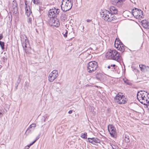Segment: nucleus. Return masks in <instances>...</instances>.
I'll return each instance as SVG.
<instances>
[{
	"mask_svg": "<svg viewBox=\"0 0 149 149\" xmlns=\"http://www.w3.org/2000/svg\"><path fill=\"white\" fill-rule=\"evenodd\" d=\"M60 10L56 9L55 7L54 8L50 9L48 12V16L51 19L50 22L52 23L51 26L56 27H58L60 25V23L57 18L60 12Z\"/></svg>",
	"mask_w": 149,
	"mask_h": 149,
	"instance_id": "obj_1",
	"label": "nucleus"
},
{
	"mask_svg": "<svg viewBox=\"0 0 149 149\" xmlns=\"http://www.w3.org/2000/svg\"><path fill=\"white\" fill-rule=\"evenodd\" d=\"M105 56L107 58L117 61H120V53L116 50H110V51L106 53Z\"/></svg>",
	"mask_w": 149,
	"mask_h": 149,
	"instance_id": "obj_2",
	"label": "nucleus"
},
{
	"mask_svg": "<svg viewBox=\"0 0 149 149\" xmlns=\"http://www.w3.org/2000/svg\"><path fill=\"white\" fill-rule=\"evenodd\" d=\"M87 71L89 73L95 72L98 68L97 63L95 61H90L86 63Z\"/></svg>",
	"mask_w": 149,
	"mask_h": 149,
	"instance_id": "obj_3",
	"label": "nucleus"
},
{
	"mask_svg": "<svg viewBox=\"0 0 149 149\" xmlns=\"http://www.w3.org/2000/svg\"><path fill=\"white\" fill-rule=\"evenodd\" d=\"M100 14L102 16L103 19L105 21L111 22L112 20H115V17H111V13H110L109 10H105L101 12Z\"/></svg>",
	"mask_w": 149,
	"mask_h": 149,
	"instance_id": "obj_4",
	"label": "nucleus"
},
{
	"mask_svg": "<svg viewBox=\"0 0 149 149\" xmlns=\"http://www.w3.org/2000/svg\"><path fill=\"white\" fill-rule=\"evenodd\" d=\"M132 13L136 18L138 19L143 18L144 15L142 11L136 8L132 10Z\"/></svg>",
	"mask_w": 149,
	"mask_h": 149,
	"instance_id": "obj_5",
	"label": "nucleus"
},
{
	"mask_svg": "<svg viewBox=\"0 0 149 149\" xmlns=\"http://www.w3.org/2000/svg\"><path fill=\"white\" fill-rule=\"evenodd\" d=\"M73 3H68L62 1V4L61 5V10L64 12H66L70 10L72 8Z\"/></svg>",
	"mask_w": 149,
	"mask_h": 149,
	"instance_id": "obj_6",
	"label": "nucleus"
},
{
	"mask_svg": "<svg viewBox=\"0 0 149 149\" xmlns=\"http://www.w3.org/2000/svg\"><path fill=\"white\" fill-rule=\"evenodd\" d=\"M108 129L111 136L113 138H116L117 134L115 127L112 125L109 124L108 126Z\"/></svg>",
	"mask_w": 149,
	"mask_h": 149,
	"instance_id": "obj_7",
	"label": "nucleus"
},
{
	"mask_svg": "<svg viewBox=\"0 0 149 149\" xmlns=\"http://www.w3.org/2000/svg\"><path fill=\"white\" fill-rule=\"evenodd\" d=\"M116 41L118 43V44H119V45H120V47H119V49H118V50L122 52H126L128 49H129L130 52H132V51L131 50L129 49L127 47L124 45L122 42L118 38L117 39Z\"/></svg>",
	"mask_w": 149,
	"mask_h": 149,
	"instance_id": "obj_8",
	"label": "nucleus"
},
{
	"mask_svg": "<svg viewBox=\"0 0 149 149\" xmlns=\"http://www.w3.org/2000/svg\"><path fill=\"white\" fill-rule=\"evenodd\" d=\"M12 9L13 12V14L15 15L17 13L18 10V4L16 0H14L12 2Z\"/></svg>",
	"mask_w": 149,
	"mask_h": 149,
	"instance_id": "obj_9",
	"label": "nucleus"
},
{
	"mask_svg": "<svg viewBox=\"0 0 149 149\" xmlns=\"http://www.w3.org/2000/svg\"><path fill=\"white\" fill-rule=\"evenodd\" d=\"M27 1L26 0L25 1V14L27 17H29L31 13H32L31 10V8L29 5L27 4Z\"/></svg>",
	"mask_w": 149,
	"mask_h": 149,
	"instance_id": "obj_10",
	"label": "nucleus"
},
{
	"mask_svg": "<svg viewBox=\"0 0 149 149\" xmlns=\"http://www.w3.org/2000/svg\"><path fill=\"white\" fill-rule=\"evenodd\" d=\"M141 25L145 29H149V22L146 20H142L141 21Z\"/></svg>",
	"mask_w": 149,
	"mask_h": 149,
	"instance_id": "obj_11",
	"label": "nucleus"
},
{
	"mask_svg": "<svg viewBox=\"0 0 149 149\" xmlns=\"http://www.w3.org/2000/svg\"><path fill=\"white\" fill-rule=\"evenodd\" d=\"M92 57V55L90 54H88L87 52V51L84 52V61L86 63L89 61V60H90Z\"/></svg>",
	"mask_w": 149,
	"mask_h": 149,
	"instance_id": "obj_12",
	"label": "nucleus"
},
{
	"mask_svg": "<svg viewBox=\"0 0 149 149\" xmlns=\"http://www.w3.org/2000/svg\"><path fill=\"white\" fill-rule=\"evenodd\" d=\"M120 102H119V104H125L127 102V99L125 97L124 95H122V97H120Z\"/></svg>",
	"mask_w": 149,
	"mask_h": 149,
	"instance_id": "obj_13",
	"label": "nucleus"
},
{
	"mask_svg": "<svg viewBox=\"0 0 149 149\" xmlns=\"http://www.w3.org/2000/svg\"><path fill=\"white\" fill-rule=\"evenodd\" d=\"M109 12L112 14H117L118 10L115 7H111L110 8Z\"/></svg>",
	"mask_w": 149,
	"mask_h": 149,
	"instance_id": "obj_14",
	"label": "nucleus"
},
{
	"mask_svg": "<svg viewBox=\"0 0 149 149\" xmlns=\"http://www.w3.org/2000/svg\"><path fill=\"white\" fill-rule=\"evenodd\" d=\"M60 19L61 21H64L66 20L67 18V15L63 13H60Z\"/></svg>",
	"mask_w": 149,
	"mask_h": 149,
	"instance_id": "obj_15",
	"label": "nucleus"
},
{
	"mask_svg": "<svg viewBox=\"0 0 149 149\" xmlns=\"http://www.w3.org/2000/svg\"><path fill=\"white\" fill-rule=\"evenodd\" d=\"M22 80V76L21 75H19L18 79L17 80L16 83L15 84V89L16 90L17 89L18 85L20 83Z\"/></svg>",
	"mask_w": 149,
	"mask_h": 149,
	"instance_id": "obj_16",
	"label": "nucleus"
},
{
	"mask_svg": "<svg viewBox=\"0 0 149 149\" xmlns=\"http://www.w3.org/2000/svg\"><path fill=\"white\" fill-rule=\"evenodd\" d=\"M22 44L23 48L24 50H25L26 52V48L27 47V45L29 44V40H27L24 42H22Z\"/></svg>",
	"mask_w": 149,
	"mask_h": 149,
	"instance_id": "obj_17",
	"label": "nucleus"
},
{
	"mask_svg": "<svg viewBox=\"0 0 149 149\" xmlns=\"http://www.w3.org/2000/svg\"><path fill=\"white\" fill-rule=\"evenodd\" d=\"M103 75V74L102 73L97 72L96 74V78L97 80L100 81L102 79Z\"/></svg>",
	"mask_w": 149,
	"mask_h": 149,
	"instance_id": "obj_18",
	"label": "nucleus"
},
{
	"mask_svg": "<svg viewBox=\"0 0 149 149\" xmlns=\"http://www.w3.org/2000/svg\"><path fill=\"white\" fill-rule=\"evenodd\" d=\"M111 1L118 6H121L123 5L122 2H120V0H111Z\"/></svg>",
	"mask_w": 149,
	"mask_h": 149,
	"instance_id": "obj_19",
	"label": "nucleus"
},
{
	"mask_svg": "<svg viewBox=\"0 0 149 149\" xmlns=\"http://www.w3.org/2000/svg\"><path fill=\"white\" fill-rule=\"evenodd\" d=\"M120 97H122V95H120L118 93L114 98L115 102L118 104L119 102H120L121 100L120 99Z\"/></svg>",
	"mask_w": 149,
	"mask_h": 149,
	"instance_id": "obj_20",
	"label": "nucleus"
},
{
	"mask_svg": "<svg viewBox=\"0 0 149 149\" xmlns=\"http://www.w3.org/2000/svg\"><path fill=\"white\" fill-rule=\"evenodd\" d=\"M21 42H24L28 40L27 37L24 34H22L21 36L20 37Z\"/></svg>",
	"mask_w": 149,
	"mask_h": 149,
	"instance_id": "obj_21",
	"label": "nucleus"
},
{
	"mask_svg": "<svg viewBox=\"0 0 149 149\" xmlns=\"http://www.w3.org/2000/svg\"><path fill=\"white\" fill-rule=\"evenodd\" d=\"M7 55L6 53L5 52L4 53V56H3L1 57V59L2 60L3 62L4 63H5L7 62L8 56Z\"/></svg>",
	"mask_w": 149,
	"mask_h": 149,
	"instance_id": "obj_22",
	"label": "nucleus"
},
{
	"mask_svg": "<svg viewBox=\"0 0 149 149\" xmlns=\"http://www.w3.org/2000/svg\"><path fill=\"white\" fill-rule=\"evenodd\" d=\"M58 71L56 70H53L50 73L55 78H56L58 76Z\"/></svg>",
	"mask_w": 149,
	"mask_h": 149,
	"instance_id": "obj_23",
	"label": "nucleus"
},
{
	"mask_svg": "<svg viewBox=\"0 0 149 149\" xmlns=\"http://www.w3.org/2000/svg\"><path fill=\"white\" fill-rule=\"evenodd\" d=\"M31 129V128L29 127L27 128V130H26V131L25 132V134L26 136H27L29 134L31 133V132L33 131V130L34 129V128H33V129Z\"/></svg>",
	"mask_w": 149,
	"mask_h": 149,
	"instance_id": "obj_24",
	"label": "nucleus"
},
{
	"mask_svg": "<svg viewBox=\"0 0 149 149\" xmlns=\"http://www.w3.org/2000/svg\"><path fill=\"white\" fill-rule=\"evenodd\" d=\"M93 139L94 142L93 144L96 145V144L100 143V140L97 138L93 137Z\"/></svg>",
	"mask_w": 149,
	"mask_h": 149,
	"instance_id": "obj_25",
	"label": "nucleus"
},
{
	"mask_svg": "<svg viewBox=\"0 0 149 149\" xmlns=\"http://www.w3.org/2000/svg\"><path fill=\"white\" fill-rule=\"evenodd\" d=\"M56 78H55L50 73L48 77V80L50 82H52Z\"/></svg>",
	"mask_w": 149,
	"mask_h": 149,
	"instance_id": "obj_26",
	"label": "nucleus"
},
{
	"mask_svg": "<svg viewBox=\"0 0 149 149\" xmlns=\"http://www.w3.org/2000/svg\"><path fill=\"white\" fill-rule=\"evenodd\" d=\"M146 103L143 102H141V103L145 105V108H147L148 111H149V102H146Z\"/></svg>",
	"mask_w": 149,
	"mask_h": 149,
	"instance_id": "obj_27",
	"label": "nucleus"
},
{
	"mask_svg": "<svg viewBox=\"0 0 149 149\" xmlns=\"http://www.w3.org/2000/svg\"><path fill=\"white\" fill-rule=\"evenodd\" d=\"M123 80L124 82L127 85H131L132 84V83L130 81L126 79H123Z\"/></svg>",
	"mask_w": 149,
	"mask_h": 149,
	"instance_id": "obj_28",
	"label": "nucleus"
},
{
	"mask_svg": "<svg viewBox=\"0 0 149 149\" xmlns=\"http://www.w3.org/2000/svg\"><path fill=\"white\" fill-rule=\"evenodd\" d=\"M90 112H91L93 115H95L96 113V112L94 111L95 108L93 106H90Z\"/></svg>",
	"mask_w": 149,
	"mask_h": 149,
	"instance_id": "obj_29",
	"label": "nucleus"
},
{
	"mask_svg": "<svg viewBox=\"0 0 149 149\" xmlns=\"http://www.w3.org/2000/svg\"><path fill=\"white\" fill-rule=\"evenodd\" d=\"M117 40V38H116L114 43V46L118 49L120 47V45H119V44H118V43L116 41Z\"/></svg>",
	"mask_w": 149,
	"mask_h": 149,
	"instance_id": "obj_30",
	"label": "nucleus"
},
{
	"mask_svg": "<svg viewBox=\"0 0 149 149\" xmlns=\"http://www.w3.org/2000/svg\"><path fill=\"white\" fill-rule=\"evenodd\" d=\"M0 46L2 50L5 49V43L3 42L0 41Z\"/></svg>",
	"mask_w": 149,
	"mask_h": 149,
	"instance_id": "obj_31",
	"label": "nucleus"
},
{
	"mask_svg": "<svg viewBox=\"0 0 149 149\" xmlns=\"http://www.w3.org/2000/svg\"><path fill=\"white\" fill-rule=\"evenodd\" d=\"M144 66H145V65H139V67L141 70L143 72H144Z\"/></svg>",
	"mask_w": 149,
	"mask_h": 149,
	"instance_id": "obj_32",
	"label": "nucleus"
},
{
	"mask_svg": "<svg viewBox=\"0 0 149 149\" xmlns=\"http://www.w3.org/2000/svg\"><path fill=\"white\" fill-rule=\"evenodd\" d=\"M34 4L37 5H40V0H32Z\"/></svg>",
	"mask_w": 149,
	"mask_h": 149,
	"instance_id": "obj_33",
	"label": "nucleus"
},
{
	"mask_svg": "<svg viewBox=\"0 0 149 149\" xmlns=\"http://www.w3.org/2000/svg\"><path fill=\"white\" fill-rule=\"evenodd\" d=\"M138 93H139V94L140 95H141V96H143V95H145V94L147 93V92L141 91L139 92H138Z\"/></svg>",
	"mask_w": 149,
	"mask_h": 149,
	"instance_id": "obj_34",
	"label": "nucleus"
},
{
	"mask_svg": "<svg viewBox=\"0 0 149 149\" xmlns=\"http://www.w3.org/2000/svg\"><path fill=\"white\" fill-rule=\"evenodd\" d=\"M68 33V31L66 30H65L64 31L63 33L62 34L63 36L65 38H66L67 37Z\"/></svg>",
	"mask_w": 149,
	"mask_h": 149,
	"instance_id": "obj_35",
	"label": "nucleus"
},
{
	"mask_svg": "<svg viewBox=\"0 0 149 149\" xmlns=\"http://www.w3.org/2000/svg\"><path fill=\"white\" fill-rule=\"evenodd\" d=\"M141 95H140L139 94V93H137V98L138 100L141 103V102H143V101H141Z\"/></svg>",
	"mask_w": 149,
	"mask_h": 149,
	"instance_id": "obj_36",
	"label": "nucleus"
},
{
	"mask_svg": "<svg viewBox=\"0 0 149 149\" xmlns=\"http://www.w3.org/2000/svg\"><path fill=\"white\" fill-rule=\"evenodd\" d=\"M93 137L92 138H88V141L90 143H91L93 144L94 142H93Z\"/></svg>",
	"mask_w": 149,
	"mask_h": 149,
	"instance_id": "obj_37",
	"label": "nucleus"
},
{
	"mask_svg": "<svg viewBox=\"0 0 149 149\" xmlns=\"http://www.w3.org/2000/svg\"><path fill=\"white\" fill-rule=\"evenodd\" d=\"M124 140H125V142H126L127 143H128L130 141L129 136H127V138L126 139H124Z\"/></svg>",
	"mask_w": 149,
	"mask_h": 149,
	"instance_id": "obj_38",
	"label": "nucleus"
},
{
	"mask_svg": "<svg viewBox=\"0 0 149 149\" xmlns=\"http://www.w3.org/2000/svg\"><path fill=\"white\" fill-rule=\"evenodd\" d=\"M145 95L142 96L141 97V101H144V102H146V98L145 97Z\"/></svg>",
	"mask_w": 149,
	"mask_h": 149,
	"instance_id": "obj_39",
	"label": "nucleus"
},
{
	"mask_svg": "<svg viewBox=\"0 0 149 149\" xmlns=\"http://www.w3.org/2000/svg\"><path fill=\"white\" fill-rule=\"evenodd\" d=\"M62 1L65 2V3L68 2L72 3H73V0H62Z\"/></svg>",
	"mask_w": 149,
	"mask_h": 149,
	"instance_id": "obj_40",
	"label": "nucleus"
},
{
	"mask_svg": "<svg viewBox=\"0 0 149 149\" xmlns=\"http://www.w3.org/2000/svg\"><path fill=\"white\" fill-rule=\"evenodd\" d=\"M144 72L149 71V67L147 66H144Z\"/></svg>",
	"mask_w": 149,
	"mask_h": 149,
	"instance_id": "obj_41",
	"label": "nucleus"
},
{
	"mask_svg": "<svg viewBox=\"0 0 149 149\" xmlns=\"http://www.w3.org/2000/svg\"><path fill=\"white\" fill-rule=\"evenodd\" d=\"M78 28L79 30L82 31V30H83L84 29V26H82L81 24H80V25L79 26Z\"/></svg>",
	"mask_w": 149,
	"mask_h": 149,
	"instance_id": "obj_42",
	"label": "nucleus"
},
{
	"mask_svg": "<svg viewBox=\"0 0 149 149\" xmlns=\"http://www.w3.org/2000/svg\"><path fill=\"white\" fill-rule=\"evenodd\" d=\"M147 95H146V102H149V93H148Z\"/></svg>",
	"mask_w": 149,
	"mask_h": 149,
	"instance_id": "obj_43",
	"label": "nucleus"
},
{
	"mask_svg": "<svg viewBox=\"0 0 149 149\" xmlns=\"http://www.w3.org/2000/svg\"><path fill=\"white\" fill-rule=\"evenodd\" d=\"M36 124L33 123L31 125H30L29 127L31 128L32 127H34V128H35L36 127Z\"/></svg>",
	"mask_w": 149,
	"mask_h": 149,
	"instance_id": "obj_44",
	"label": "nucleus"
},
{
	"mask_svg": "<svg viewBox=\"0 0 149 149\" xmlns=\"http://www.w3.org/2000/svg\"><path fill=\"white\" fill-rule=\"evenodd\" d=\"M32 20V19L31 17L29 18V19H28V23H30V24H31Z\"/></svg>",
	"mask_w": 149,
	"mask_h": 149,
	"instance_id": "obj_45",
	"label": "nucleus"
},
{
	"mask_svg": "<svg viewBox=\"0 0 149 149\" xmlns=\"http://www.w3.org/2000/svg\"><path fill=\"white\" fill-rule=\"evenodd\" d=\"M39 136H37L35 140H34L33 141L35 142V143L36 141L39 139Z\"/></svg>",
	"mask_w": 149,
	"mask_h": 149,
	"instance_id": "obj_46",
	"label": "nucleus"
},
{
	"mask_svg": "<svg viewBox=\"0 0 149 149\" xmlns=\"http://www.w3.org/2000/svg\"><path fill=\"white\" fill-rule=\"evenodd\" d=\"M114 15H115V14H111V17H115V20H116V19H117V17L116 16H114Z\"/></svg>",
	"mask_w": 149,
	"mask_h": 149,
	"instance_id": "obj_47",
	"label": "nucleus"
},
{
	"mask_svg": "<svg viewBox=\"0 0 149 149\" xmlns=\"http://www.w3.org/2000/svg\"><path fill=\"white\" fill-rule=\"evenodd\" d=\"M3 38V35L2 34H0V40H1Z\"/></svg>",
	"mask_w": 149,
	"mask_h": 149,
	"instance_id": "obj_48",
	"label": "nucleus"
},
{
	"mask_svg": "<svg viewBox=\"0 0 149 149\" xmlns=\"http://www.w3.org/2000/svg\"><path fill=\"white\" fill-rule=\"evenodd\" d=\"M87 133L84 132V139H86L87 138Z\"/></svg>",
	"mask_w": 149,
	"mask_h": 149,
	"instance_id": "obj_49",
	"label": "nucleus"
},
{
	"mask_svg": "<svg viewBox=\"0 0 149 149\" xmlns=\"http://www.w3.org/2000/svg\"><path fill=\"white\" fill-rule=\"evenodd\" d=\"M3 114L2 111L1 110H0V118L2 116Z\"/></svg>",
	"mask_w": 149,
	"mask_h": 149,
	"instance_id": "obj_50",
	"label": "nucleus"
},
{
	"mask_svg": "<svg viewBox=\"0 0 149 149\" xmlns=\"http://www.w3.org/2000/svg\"><path fill=\"white\" fill-rule=\"evenodd\" d=\"M86 21V22H92V20L91 19H87Z\"/></svg>",
	"mask_w": 149,
	"mask_h": 149,
	"instance_id": "obj_51",
	"label": "nucleus"
},
{
	"mask_svg": "<svg viewBox=\"0 0 149 149\" xmlns=\"http://www.w3.org/2000/svg\"><path fill=\"white\" fill-rule=\"evenodd\" d=\"M111 67L112 68H111V70L113 71L115 69V67Z\"/></svg>",
	"mask_w": 149,
	"mask_h": 149,
	"instance_id": "obj_52",
	"label": "nucleus"
},
{
	"mask_svg": "<svg viewBox=\"0 0 149 149\" xmlns=\"http://www.w3.org/2000/svg\"><path fill=\"white\" fill-rule=\"evenodd\" d=\"M81 136L82 138L84 139V134H83V133L81 134Z\"/></svg>",
	"mask_w": 149,
	"mask_h": 149,
	"instance_id": "obj_53",
	"label": "nucleus"
},
{
	"mask_svg": "<svg viewBox=\"0 0 149 149\" xmlns=\"http://www.w3.org/2000/svg\"><path fill=\"white\" fill-rule=\"evenodd\" d=\"M127 136H129L126 134L125 135V136L123 137L124 139H126L127 138Z\"/></svg>",
	"mask_w": 149,
	"mask_h": 149,
	"instance_id": "obj_54",
	"label": "nucleus"
},
{
	"mask_svg": "<svg viewBox=\"0 0 149 149\" xmlns=\"http://www.w3.org/2000/svg\"><path fill=\"white\" fill-rule=\"evenodd\" d=\"M35 143V142L33 141V142H32L31 143H30V144H29V145L30 146H32V145H33L34 143Z\"/></svg>",
	"mask_w": 149,
	"mask_h": 149,
	"instance_id": "obj_55",
	"label": "nucleus"
},
{
	"mask_svg": "<svg viewBox=\"0 0 149 149\" xmlns=\"http://www.w3.org/2000/svg\"><path fill=\"white\" fill-rule=\"evenodd\" d=\"M72 110H70V111H69L68 112V113L70 114L71 113H72Z\"/></svg>",
	"mask_w": 149,
	"mask_h": 149,
	"instance_id": "obj_56",
	"label": "nucleus"
},
{
	"mask_svg": "<svg viewBox=\"0 0 149 149\" xmlns=\"http://www.w3.org/2000/svg\"><path fill=\"white\" fill-rule=\"evenodd\" d=\"M30 146L29 144L27 145L25 147V148L26 147H28V148H27L26 149H28L30 147Z\"/></svg>",
	"mask_w": 149,
	"mask_h": 149,
	"instance_id": "obj_57",
	"label": "nucleus"
},
{
	"mask_svg": "<svg viewBox=\"0 0 149 149\" xmlns=\"http://www.w3.org/2000/svg\"><path fill=\"white\" fill-rule=\"evenodd\" d=\"M111 67H115V66H116V65L115 64H112L111 65Z\"/></svg>",
	"mask_w": 149,
	"mask_h": 149,
	"instance_id": "obj_58",
	"label": "nucleus"
},
{
	"mask_svg": "<svg viewBox=\"0 0 149 149\" xmlns=\"http://www.w3.org/2000/svg\"><path fill=\"white\" fill-rule=\"evenodd\" d=\"M83 54H82H82H81L79 56V58H81V57H82V56H83Z\"/></svg>",
	"mask_w": 149,
	"mask_h": 149,
	"instance_id": "obj_59",
	"label": "nucleus"
},
{
	"mask_svg": "<svg viewBox=\"0 0 149 149\" xmlns=\"http://www.w3.org/2000/svg\"><path fill=\"white\" fill-rule=\"evenodd\" d=\"M43 119L44 120H43V121H42V122H43V121L44 122H45V117H43Z\"/></svg>",
	"mask_w": 149,
	"mask_h": 149,
	"instance_id": "obj_60",
	"label": "nucleus"
},
{
	"mask_svg": "<svg viewBox=\"0 0 149 149\" xmlns=\"http://www.w3.org/2000/svg\"><path fill=\"white\" fill-rule=\"evenodd\" d=\"M125 1V0H120V2H122V4H123V2H124Z\"/></svg>",
	"mask_w": 149,
	"mask_h": 149,
	"instance_id": "obj_61",
	"label": "nucleus"
},
{
	"mask_svg": "<svg viewBox=\"0 0 149 149\" xmlns=\"http://www.w3.org/2000/svg\"><path fill=\"white\" fill-rule=\"evenodd\" d=\"M111 65H109L108 67H107V68H108L109 69H111Z\"/></svg>",
	"mask_w": 149,
	"mask_h": 149,
	"instance_id": "obj_62",
	"label": "nucleus"
},
{
	"mask_svg": "<svg viewBox=\"0 0 149 149\" xmlns=\"http://www.w3.org/2000/svg\"><path fill=\"white\" fill-rule=\"evenodd\" d=\"M148 93L147 92V93H146V94H145V97L146 98H147V97H146V95H147V94H148Z\"/></svg>",
	"mask_w": 149,
	"mask_h": 149,
	"instance_id": "obj_63",
	"label": "nucleus"
},
{
	"mask_svg": "<svg viewBox=\"0 0 149 149\" xmlns=\"http://www.w3.org/2000/svg\"><path fill=\"white\" fill-rule=\"evenodd\" d=\"M112 149H116L115 148H114L112 146Z\"/></svg>",
	"mask_w": 149,
	"mask_h": 149,
	"instance_id": "obj_64",
	"label": "nucleus"
}]
</instances>
